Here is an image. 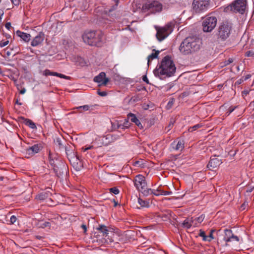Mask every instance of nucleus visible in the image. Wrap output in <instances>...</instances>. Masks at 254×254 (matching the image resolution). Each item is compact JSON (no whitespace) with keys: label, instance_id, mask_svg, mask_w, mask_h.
Listing matches in <instances>:
<instances>
[{"label":"nucleus","instance_id":"1","mask_svg":"<svg viewBox=\"0 0 254 254\" xmlns=\"http://www.w3.org/2000/svg\"><path fill=\"white\" fill-rule=\"evenodd\" d=\"M176 68L173 62L169 56L165 57L158 67H156L153 71L155 76L162 79L166 77L172 76L176 71Z\"/></svg>","mask_w":254,"mask_h":254},{"label":"nucleus","instance_id":"2","mask_svg":"<svg viewBox=\"0 0 254 254\" xmlns=\"http://www.w3.org/2000/svg\"><path fill=\"white\" fill-rule=\"evenodd\" d=\"M200 44L201 42L199 38L189 37L181 43L179 50L184 55H188L199 50Z\"/></svg>","mask_w":254,"mask_h":254},{"label":"nucleus","instance_id":"3","mask_svg":"<svg viewBox=\"0 0 254 254\" xmlns=\"http://www.w3.org/2000/svg\"><path fill=\"white\" fill-rule=\"evenodd\" d=\"M82 39L84 43L90 46H101L104 35L101 31H90L85 32L82 35Z\"/></svg>","mask_w":254,"mask_h":254},{"label":"nucleus","instance_id":"4","mask_svg":"<svg viewBox=\"0 0 254 254\" xmlns=\"http://www.w3.org/2000/svg\"><path fill=\"white\" fill-rule=\"evenodd\" d=\"M232 30V26L230 23L228 22L221 23L218 28L216 34L218 41H227L230 36Z\"/></svg>","mask_w":254,"mask_h":254},{"label":"nucleus","instance_id":"5","mask_svg":"<svg viewBox=\"0 0 254 254\" xmlns=\"http://www.w3.org/2000/svg\"><path fill=\"white\" fill-rule=\"evenodd\" d=\"M247 0H235L225 8L226 11L230 10L235 13L243 14L247 7Z\"/></svg>","mask_w":254,"mask_h":254},{"label":"nucleus","instance_id":"6","mask_svg":"<svg viewBox=\"0 0 254 254\" xmlns=\"http://www.w3.org/2000/svg\"><path fill=\"white\" fill-rule=\"evenodd\" d=\"M173 24L171 23H168L162 27H157L156 29L157 33L156 36L159 41H161L165 39L172 32Z\"/></svg>","mask_w":254,"mask_h":254},{"label":"nucleus","instance_id":"7","mask_svg":"<svg viewBox=\"0 0 254 254\" xmlns=\"http://www.w3.org/2000/svg\"><path fill=\"white\" fill-rule=\"evenodd\" d=\"M192 9L194 12L199 13L207 10L209 6V0H193Z\"/></svg>","mask_w":254,"mask_h":254},{"label":"nucleus","instance_id":"8","mask_svg":"<svg viewBox=\"0 0 254 254\" xmlns=\"http://www.w3.org/2000/svg\"><path fill=\"white\" fill-rule=\"evenodd\" d=\"M217 19L215 16H207L205 17L203 23V30L204 32H210L216 26Z\"/></svg>","mask_w":254,"mask_h":254},{"label":"nucleus","instance_id":"9","mask_svg":"<svg viewBox=\"0 0 254 254\" xmlns=\"http://www.w3.org/2000/svg\"><path fill=\"white\" fill-rule=\"evenodd\" d=\"M96 230L98 233L102 234V236L105 238H107L106 241L107 243H111L114 241V237L112 236H109V230L107 229V227L104 225H99V227L96 228ZM111 235L113 236H116L114 233L111 232Z\"/></svg>","mask_w":254,"mask_h":254},{"label":"nucleus","instance_id":"10","mask_svg":"<svg viewBox=\"0 0 254 254\" xmlns=\"http://www.w3.org/2000/svg\"><path fill=\"white\" fill-rule=\"evenodd\" d=\"M71 148V146L68 145L67 146H65L64 149L69 160L70 162H71L72 160L73 161L76 160L79 161L80 164L78 165V163H77V166L76 167L78 169H80V168L82 167L81 162L79 160V157L76 154H75V153L73 152V150Z\"/></svg>","mask_w":254,"mask_h":254},{"label":"nucleus","instance_id":"11","mask_svg":"<svg viewBox=\"0 0 254 254\" xmlns=\"http://www.w3.org/2000/svg\"><path fill=\"white\" fill-rule=\"evenodd\" d=\"M133 182L135 187L139 191L142 190V189H145L147 185L144 177L141 175H137Z\"/></svg>","mask_w":254,"mask_h":254},{"label":"nucleus","instance_id":"12","mask_svg":"<svg viewBox=\"0 0 254 254\" xmlns=\"http://www.w3.org/2000/svg\"><path fill=\"white\" fill-rule=\"evenodd\" d=\"M94 81L98 83V85L101 86L106 85L109 81V79L108 78L106 77L105 73L102 72L94 78Z\"/></svg>","mask_w":254,"mask_h":254},{"label":"nucleus","instance_id":"13","mask_svg":"<svg viewBox=\"0 0 254 254\" xmlns=\"http://www.w3.org/2000/svg\"><path fill=\"white\" fill-rule=\"evenodd\" d=\"M146 7L152 12H160L162 8L161 3L158 1L150 2Z\"/></svg>","mask_w":254,"mask_h":254},{"label":"nucleus","instance_id":"14","mask_svg":"<svg viewBox=\"0 0 254 254\" xmlns=\"http://www.w3.org/2000/svg\"><path fill=\"white\" fill-rule=\"evenodd\" d=\"M42 149V146L40 144H34L26 149V154L32 156L38 153Z\"/></svg>","mask_w":254,"mask_h":254},{"label":"nucleus","instance_id":"15","mask_svg":"<svg viewBox=\"0 0 254 254\" xmlns=\"http://www.w3.org/2000/svg\"><path fill=\"white\" fill-rule=\"evenodd\" d=\"M45 38V35L43 32H40L39 34L33 39L31 43V46L33 47L37 46L43 41Z\"/></svg>","mask_w":254,"mask_h":254},{"label":"nucleus","instance_id":"16","mask_svg":"<svg viewBox=\"0 0 254 254\" xmlns=\"http://www.w3.org/2000/svg\"><path fill=\"white\" fill-rule=\"evenodd\" d=\"M52 189L51 188H48L44 191L40 193L36 196V198L40 200H44L52 195Z\"/></svg>","mask_w":254,"mask_h":254},{"label":"nucleus","instance_id":"17","mask_svg":"<svg viewBox=\"0 0 254 254\" xmlns=\"http://www.w3.org/2000/svg\"><path fill=\"white\" fill-rule=\"evenodd\" d=\"M53 170L57 176L61 177L64 174V171H66V166L64 164H61L60 166L54 165Z\"/></svg>","mask_w":254,"mask_h":254},{"label":"nucleus","instance_id":"18","mask_svg":"<svg viewBox=\"0 0 254 254\" xmlns=\"http://www.w3.org/2000/svg\"><path fill=\"white\" fill-rule=\"evenodd\" d=\"M43 75L45 76H48V75H53V76H56L58 77H59L60 78L66 79H69L70 78V77L67 76L64 74L59 73L56 72H53L51 71L49 69H46L44 71Z\"/></svg>","mask_w":254,"mask_h":254},{"label":"nucleus","instance_id":"19","mask_svg":"<svg viewBox=\"0 0 254 254\" xmlns=\"http://www.w3.org/2000/svg\"><path fill=\"white\" fill-rule=\"evenodd\" d=\"M221 163L222 162L218 158L214 157L210 159L207 165V168H215Z\"/></svg>","mask_w":254,"mask_h":254},{"label":"nucleus","instance_id":"20","mask_svg":"<svg viewBox=\"0 0 254 254\" xmlns=\"http://www.w3.org/2000/svg\"><path fill=\"white\" fill-rule=\"evenodd\" d=\"M127 118L129 119L132 123L135 124L140 128H142L143 126L139 120L136 118L135 115L132 113H129L127 115Z\"/></svg>","mask_w":254,"mask_h":254},{"label":"nucleus","instance_id":"21","mask_svg":"<svg viewBox=\"0 0 254 254\" xmlns=\"http://www.w3.org/2000/svg\"><path fill=\"white\" fill-rule=\"evenodd\" d=\"M118 137L108 134L104 137L102 139L103 143H105L106 145H108L109 144L115 141L117 139Z\"/></svg>","mask_w":254,"mask_h":254},{"label":"nucleus","instance_id":"22","mask_svg":"<svg viewBox=\"0 0 254 254\" xmlns=\"http://www.w3.org/2000/svg\"><path fill=\"white\" fill-rule=\"evenodd\" d=\"M16 35L20 37L25 42H28L30 39L31 36L29 34L21 32L19 30L16 31Z\"/></svg>","mask_w":254,"mask_h":254},{"label":"nucleus","instance_id":"23","mask_svg":"<svg viewBox=\"0 0 254 254\" xmlns=\"http://www.w3.org/2000/svg\"><path fill=\"white\" fill-rule=\"evenodd\" d=\"M224 233L225 236L224 237V240L226 243L231 242V238L233 235L232 230L229 229H225L224 230Z\"/></svg>","mask_w":254,"mask_h":254},{"label":"nucleus","instance_id":"24","mask_svg":"<svg viewBox=\"0 0 254 254\" xmlns=\"http://www.w3.org/2000/svg\"><path fill=\"white\" fill-rule=\"evenodd\" d=\"M173 148L176 150H182L184 147V144L183 141L179 140L177 144H175V142H174L172 144Z\"/></svg>","mask_w":254,"mask_h":254},{"label":"nucleus","instance_id":"25","mask_svg":"<svg viewBox=\"0 0 254 254\" xmlns=\"http://www.w3.org/2000/svg\"><path fill=\"white\" fill-rule=\"evenodd\" d=\"M23 119L24 120V123L26 126L29 127L32 129H35L36 128L35 124L31 120L24 118H23Z\"/></svg>","mask_w":254,"mask_h":254},{"label":"nucleus","instance_id":"26","mask_svg":"<svg viewBox=\"0 0 254 254\" xmlns=\"http://www.w3.org/2000/svg\"><path fill=\"white\" fill-rule=\"evenodd\" d=\"M76 62L77 64L81 66H85L87 64V63L86 62L85 60L80 57H77Z\"/></svg>","mask_w":254,"mask_h":254},{"label":"nucleus","instance_id":"27","mask_svg":"<svg viewBox=\"0 0 254 254\" xmlns=\"http://www.w3.org/2000/svg\"><path fill=\"white\" fill-rule=\"evenodd\" d=\"M92 107V106H89L88 105H85L83 106H81L77 107V109L78 110H81L79 111L80 113L82 112L83 111H86L90 109Z\"/></svg>","mask_w":254,"mask_h":254},{"label":"nucleus","instance_id":"28","mask_svg":"<svg viewBox=\"0 0 254 254\" xmlns=\"http://www.w3.org/2000/svg\"><path fill=\"white\" fill-rule=\"evenodd\" d=\"M159 52H160L159 51H155V53H152L151 54L148 56V64H149L151 60H153L154 59L157 58V56L159 54Z\"/></svg>","mask_w":254,"mask_h":254},{"label":"nucleus","instance_id":"29","mask_svg":"<svg viewBox=\"0 0 254 254\" xmlns=\"http://www.w3.org/2000/svg\"><path fill=\"white\" fill-rule=\"evenodd\" d=\"M183 226L187 229H189L191 226V222L189 218L185 219L182 224Z\"/></svg>","mask_w":254,"mask_h":254},{"label":"nucleus","instance_id":"30","mask_svg":"<svg viewBox=\"0 0 254 254\" xmlns=\"http://www.w3.org/2000/svg\"><path fill=\"white\" fill-rule=\"evenodd\" d=\"M138 202L141 207H148L149 203L147 201L142 200L140 198H138Z\"/></svg>","mask_w":254,"mask_h":254},{"label":"nucleus","instance_id":"31","mask_svg":"<svg viewBox=\"0 0 254 254\" xmlns=\"http://www.w3.org/2000/svg\"><path fill=\"white\" fill-rule=\"evenodd\" d=\"M140 191H141V192L144 195H146V196H148L149 194H152V192H153L152 189H146V188H145V189H142V190H141Z\"/></svg>","mask_w":254,"mask_h":254},{"label":"nucleus","instance_id":"32","mask_svg":"<svg viewBox=\"0 0 254 254\" xmlns=\"http://www.w3.org/2000/svg\"><path fill=\"white\" fill-rule=\"evenodd\" d=\"M199 236L202 237L203 241L210 242V240H208V237L207 236H206L205 232L202 230H199Z\"/></svg>","mask_w":254,"mask_h":254},{"label":"nucleus","instance_id":"33","mask_svg":"<svg viewBox=\"0 0 254 254\" xmlns=\"http://www.w3.org/2000/svg\"><path fill=\"white\" fill-rule=\"evenodd\" d=\"M55 143L59 146L60 149H62L65 148V146L63 144L60 138H57L55 141Z\"/></svg>","mask_w":254,"mask_h":254},{"label":"nucleus","instance_id":"34","mask_svg":"<svg viewBox=\"0 0 254 254\" xmlns=\"http://www.w3.org/2000/svg\"><path fill=\"white\" fill-rule=\"evenodd\" d=\"M202 127V125H200V124H197V125H195L194 126H193V127H190L189 128V131L190 132H192L194 130H197V129L199 128L200 127Z\"/></svg>","mask_w":254,"mask_h":254},{"label":"nucleus","instance_id":"35","mask_svg":"<svg viewBox=\"0 0 254 254\" xmlns=\"http://www.w3.org/2000/svg\"><path fill=\"white\" fill-rule=\"evenodd\" d=\"M109 190L110 192L113 193L115 194H118L120 192L119 190L116 187L112 188L109 189Z\"/></svg>","mask_w":254,"mask_h":254},{"label":"nucleus","instance_id":"36","mask_svg":"<svg viewBox=\"0 0 254 254\" xmlns=\"http://www.w3.org/2000/svg\"><path fill=\"white\" fill-rule=\"evenodd\" d=\"M204 217V215L202 214L199 217L195 218V220L198 223H201L203 221Z\"/></svg>","mask_w":254,"mask_h":254},{"label":"nucleus","instance_id":"37","mask_svg":"<svg viewBox=\"0 0 254 254\" xmlns=\"http://www.w3.org/2000/svg\"><path fill=\"white\" fill-rule=\"evenodd\" d=\"M134 165L138 167H143V163L142 161H136L134 163Z\"/></svg>","mask_w":254,"mask_h":254},{"label":"nucleus","instance_id":"38","mask_svg":"<svg viewBox=\"0 0 254 254\" xmlns=\"http://www.w3.org/2000/svg\"><path fill=\"white\" fill-rule=\"evenodd\" d=\"M152 191H153L152 194H154V195L158 196V195L161 194L160 193L161 192V190H159V189L153 190L152 189Z\"/></svg>","mask_w":254,"mask_h":254},{"label":"nucleus","instance_id":"39","mask_svg":"<svg viewBox=\"0 0 254 254\" xmlns=\"http://www.w3.org/2000/svg\"><path fill=\"white\" fill-rule=\"evenodd\" d=\"M215 231V230L214 229H212L210 231L209 235L208 236H207L208 240H210V242L211 241V240L214 239V237L213 236V233Z\"/></svg>","mask_w":254,"mask_h":254},{"label":"nucleus","instance_id":"40","mask_svg":"<svg viewBox=\"0 0 254 254\" xmlns=\"http://www.w3.org/2000/svg\"><path fill=\"white\" fill-rule=\"evenodd\" d=\"M245 56L248 57H252L254 56V52L252 51H247L246 54Z\"/></svg>","mask_w":254,"mask_h":254},{"label":"nucleus","instance_id":"41","mask_svg":"<svg viewBox=\"0 0 254 254\" xmlns=\"http://www.w3.org/2000/svg\"><path fill=\"white\" fill-rule=\"evenodd\" d=\"M175 123V120L174 119H171L170 121L169 125H168L167 128H168V131H169L171 127L173 126L174 124Z\"/></svg>","mask_w":254,"mask_h":254},{"label":"nucleus","instance_id":"42","mask_svg":"<svg viewBox=\"0 0 254 254\" xmlns=\"http://www.w3.org/2000/svg\"><path fill=\"white\" fill-rule=\"evenodd\" d=\"M172 193V191H164V190H161V192L160 193V194L161 195H171Z\"/></svg>","mask_w":254,"mask_h":254},{"label":"nucleus","instance_id":"43","mask_svg":"<svg viewBox=\"0 0 254 254\" xmlns=\"http://www.w3.org/2000/svg\"><path fill=\"white\" fill-rule=\"evenodd\" d=\"M17 220L16 217L14 215L11 216L10 219V222L11 224H14Z\"/></svg>","mask_w":254,"mask_h":254},{"label":"nucleus","instance_id":"44","mask_svg":"<svg viewBox=\"0 0 254 254\" xmlns=\"http://www.w3.org/2000/svg\"><path fill=\"white\" fill-rule=\"evenodd\" d=\"M235 241L237 242L239 241V238L238 237L235 236L234 234L233 235L232 237L231 238V242Z\"/></svg>","mask_w":254,"mask_h":254},{"label":"nucleus","instance_id":"45","mask_svg":"<svg viewBox=\"0 0 254 254\" xmlns=\"http://www.w3.org/2000/svg\"><path fill=\"white\" fill-rule=\"evenodd\" d=\"M97 93H98V95H99L100 96H102V97L105 96L107 95L106 92H105V91H101L100 90H98L97 91Z\"/></svg>","mask_w":254,"mask_h":254},{"label":"nucleus","instance_id":"46","mask_svg":"<svg viewBox=\"0 0 254 254\" xmlns=\"http://www.w3.org/2000/svg\"><path fill=\"white\" fill-rule=\"evenodd\" d=\"M9 43V41H6L4 42L1 41L0 42V47H3L5 46H6Z\"/></svg>","mask_w":254,"mask_h":254},{"label":"nucleus","instance_id":"47","mask_svg":"<svg viewBox=\"0 0 254 254\" xmlns=\"http://www.w3.org/2000/svg\"><path fill=\"white\" fill-rule=\"evenodd\" d=\"M50 223L49 222H44V223L42 224L41 227L42 228H45V227H50Z\"/></svg>","mask_w":254,"mask_h":254},{"label":"nucleus","instance_id":"48","mask_svg":"<svg viewBox=\"0 0 254 254\" xmlns=\"http://www.w3.org/2000/svg\"><path fill=\"white\" fill-rule=\"evenodd\" d=\"M12 3L15 5H18L19 4V0H10Z\"/></svg>","mask_w":254,"mask_h":254},{"label":"nucleus","instance_id":"49","mask_svg":"<svg viewBox=\"0 0 254 254\" xmlns=\"http://www.w3.org/2000/svg\"><path fill=\"white\" fill-rule=\"evenodd\" d=\"M190 220L191 222V226L193 224L194 226H197V223H194V221H196L195 219H193L192 218H191L190 219Z\"/></svg>","mask_w":254,"mask_h":254},{"label":"nucleus","instance_id":"50","mask_svg":"<svg viewBox=\"0 0 254 254\" xmlns=\"http://www.w3.org/2000/svg\"><path fill=\"white\" fill-rule=\"evenodd\" d=\"M142 80L143 81L145 82L147 84H149V80L146 75H143L142 77Z\"/></svg>","mask_w":254,"mask_h":254},{"label":"nucleus","instance_id":"51","mask_svg":"<svg viewBox=\"0 0 254 254\" xmlns=\"http://www.w3.org/2000/svg\"><path fill=\"white\" fill-rule=\"evenodd\" d=\"M233 62V60L232 58H229L227 61L225 62V65L229 64Z\"/></svg>","mask_w":254,"mask_h":254},{"label":"nucleus","instance_id":"52","mask_svg":"<svg viewBox=\"0 0 254 254\" xmlns=\"http://www.w3.org/2000/svg\"><path fill=\"white\" fill-rule=\"evenodd\" d=\"M248 202L245 201L242 205H241V208L242 210L245 209V207L247 205H248Z\"/></svg>","mask_w":254,"mask_h":254},{"label":"nucleus","instance_id":"53","mask_svg":"<svg viewBox=\"0 0 254 254\" xmlns=\"http://www.w3.org/2000/svg\"><path fill=\"white\" fill-rule=\"evenodd\" d=\"M124 124H125V123ZM121 127H122V128H127V126H125V125H118L117 128H120Z\"/></svg>","mask_w":254,"mask_h":254},{"label":"nucleus","instance_id":"54","mask_svg":"<svg viewBox=\"0 0 254 254\" xmlns=\"http://www.w3.org/2000/svg\"><path fill=\"white\" fill-rule=\"evenodd\" d=\"M5 27L7 29H10V27H11V23L10 22H7L5 25Z\"/></svg>","mask_w":254,"mask_h":254},{"label":"nucleus","instance_id":"55","mask_svg":"<svg viewBox=\"0 0 254 254\" xmlns=\"http://www.w3.org/2000/svg\"><path fill=\"white\" fill-rule=\"evenodd\" d=\"M93 147V146H89L87 147H85V148L83 147L82 149L84 151H87V150H88L89 149H90L92 148Z\"/></svg>","mask_w":254,"mask_h":254},{"label":"nucleus","instance_id":"56","mask_svg":"<svg viewBox=\"0 0 254 254\" xmlns=\"http://www.w3.org/2000/svg\"><path fill=\"white\" fill-rule=\"evenodd\" d=\"M3 10L0 9V23L1 22V19H2V17L3 15Z\"/></svg>","mask_w":254,"mask_h":254},{"label":"nucleus","instance_id":"57","mask_svg":"<svg viewBox=\"0 0 254 254\" xmlns=\"http://www.w3.org/2000/svg\"><path fill=\"white\" fill-rule=\"evenodd\" d=\"M81 227L84 229V233H85L87 231V227L86 225L85 224H82Z\"/></svg>","mask_w":254,"mask_h":254},{"label":"nucleus","instance_id":"58","mask_svg":"<svg viewBox=\"0 0 254 254\" xmlns=\"http://www.w3.org/2000/svg\"><path fill=\"white\" fill-rule=\"evenodd\" d=\"M234 110H235V108H230L229 109V111H228L229 114L231 113Z\"/></svg>","mask_w":254,"mask_h":254},{"label":"nucleus","instance_id":"59","mask_svg":"<svg viewBox=\"0 0 254 254\" xmlns=\"http://www.w3.org/2000/svg\"><path fill=\"white\" fill-rule=\"evenodd\" d=\"M26 92V89L25 88H23L20 91V93L21 94H23Z\"/></svg>","mask_w":254,"mask_h":254},{"label":"nucleus","instance_id":"60","mask_svg":"<svg viewBox=\"0 0 254 254\" xmlns=\"http://www.w3.org/2000/svg\"><path fill=\"white\" fill-rule=\"evenodd\" d=\"M173 101H169L168 103V105L167 106H169L170 107H171L172 106V105H173Z\"/></svg>","mask_w":254,"mask_h":254},{"label":"nucleus","instance_id":"61","mask_svg":"<svg viewBox=\"0 0 254 254\" xmlns=\"http://www.w3.org/2000/svg\"><path fill=\"white\" fill-rule=\"evenodd\" d=\"M249 93V91L248 90H244V91H243V94H244L245 95H247Z\"/></svg>","mask_w":254,"mask_h":254},{"label":"nucleus","instance_id":"62","mask_svg":"<svg viewBox=\"0 0 254 254\" xmlns=\"http://www.w3.org/2000/svg\"><path fill=\"white\" fill-rule=\"evenodd\" d=\"M253 188H251L247 190V192H251V191H252V190H253Z\"/></svg>","mask_w":254,"mask_h":254},{"label":"nucleus","instance_id":"63","mask_svg":"<svg viewBox=\"0 0 254 254\" xmlns=\"http://www.w3.org/2000/svg\"><path fill=\"white\" fill-rule=\"evenodd\" d=\"M250 77H251V75L250 74H248L246 76L245 80H247V79H249Z\"/></svg>","mask_w":254,"mask_h":254},{"label":"nucleus","instance_id":"64","mask_svg":"<svg viewBox=\"0 0 254 254\" xmlns=\"http://www.w3.org/2000/svg\"><path fill=\"white\" fill-rule=\"evenodd\" d=\"M114 206H117V205L118 204V202L116 201L115 200H114Z\"/></svg>","mask_w":254,"mask_h":254}]
</instances>
